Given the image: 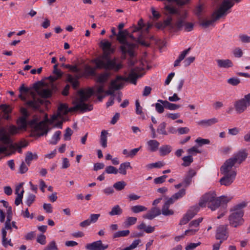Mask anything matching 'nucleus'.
I'll use <instances>...</instances> for the list:
<instances>
[{"instance_id": "1", "label": "nucleus", "mask_w": 250, "mask_h": 250, "mask_svg": "<svg viewBox=\"0 0 250 250\" xmlns=\"http://www.w3.org/2000/svg\"><path fill=\"white\" fill-rule=\"evenodd\" d=\"M130 32L127 29L119 31L117 35V40L121 44L120 49L124 58L125 59L126 55L128 54L129 57H133L134 56V49L137 47V44L135 43L129 42L127 38H130L132 41L137 42V37L133 35L130 30Z\"/></svg>"}, {"instance_id": "2", "label": "nucleus", "mask_w": 250, "mask_h": 250, "mask_svg": "<svg viewBox=\"0 0 250 250\" xmlns=\"http://www.w3.org/2000/svg\"><path fill=\"white\" fill-rule=\"evenodd\" d=\"M94 94L92 88H88L85 90L81 89L78 91V96L73 102V104L75 105L67 109L68 113L80 111L82 113L91 111L93 109V105L85 103L88 101L91 96Z\"/></svg>"}, {"instance_id": "3", "label": "nucleus", "mask_w": 250, "mask_h": 250, "mask_svg": "<svg viewBox=\"0 0 250 250\" xmlns=\"http://www.w3.org/2000/svg\"><path fill=\"white\" fill-rule=\"evenodd\" d=\"M231 199V197L226 196L216 197L215 192L210 191L202 196L199 203V206L202 208L205 207L206 204L208 203V207L212 210H214L221 205H226Z\"/></svg>"}, {"instance_id": "4", "label": "nucleus", "mask_w": 250, "mask_h": 250, "mask_svg": "<svg viewBox=\"0 0 250 250\" xmlns=\"http://www.w3.org/2000/svg\"><path fill=\"white\" fill-rule=\"evenodd\" d=\"M247 205L248 202L243 201L230 208V214L228 218L230 226L236 228L243 224V216L244 213L243 208L246 207Z\"/></svg>"}, {"instance_id": "5", "label": "nucleus", "mask_w": 250, "mask_h": 250, "mask_svg": "<svg viewBox=\"0 0 250 250\" xmlns=\"http://www.w3.org/2000/svg\"><path fill=\"white\" fill-rule=\"evenodd\" d=\"M234 4L232 0H224L218 10L215 11L212 14V19L210 20H203L200 25L207 28L213 23L215 21L219 20L223 16L227 14V11Z\"/></svg>"}, {"instance_id": "6", "label": "nucleus", "mask_w": 250, "mask_h": 250, "mask_svg": "<svg viewBox=\"0 0 250 250\" xmlns=\"http://www.w3.org/2000/svg\"><path fill=\"white\" fill-rule=\"evenodd\" d=\"M20 94L19 95V98L22 101L25 102V104L28 108L32 110H38L40 108V106L43 103V100L37 98L35 96H33V99L31 100L26 101V98L25 96L23 95V94H27L29 89L25 87L24 84H22L19 88Z\"/></svg>"}, {"instance_id": "7", "label": "nucleus", "mask_w": 250, "mask_h": 250, "mask_svg": "<svg viewBox=\"0 0 250 250\" xmlns=\"http://www.w3.org/2000/svg\"><path fill=\"white\" fill-rule=\"evenodd\" d=\"M96 67L98 69H104L118 72L123 67L121 62H117L116 59H110L109 57L104 59H98L94 61Z\"/></svg>"}, {"instance_id": "8", "label": "nucleus", "mask_w": 250, "mask_h": 250, "mask_svg": "<svg viewBox=\"0 0 250 250\" xmlns=\"http://www.w3.org/2000/svg\"><path fill=\"white\" fill-rule=\"evenodd\" d=\"M127 81V79L123 76H117L115 79L111 81L108 89L104 91V93H105V96L110 95L111 97H115V91L122 89L124 85L123 82Z\"/></svg>"}, {"instance_id": "9", "label": "nucleus", "mask_w": 250, "mask_h": 250, "mask_svg": "<svg viewBox=\"0 0 250 250\" xmlns=\"http://www.w3.org/2000/svg\"><path fill=\"white\" fill-rule=\"evenodd\" d=\"M234 107L237 114H241L250 106V93L244 98L236 100L234 103Z\"/></svg>"}, {"instance_id": "10", "label": "nucleus", "mask_w": 250, "mask_h": 250, "mask_svg": "<svg viewBox=\"0 0 250 250\" xmlns=\"http://www.w3.org/2000/svg\"><path fill=\"white\" fill-rule=\"evenodd\" d=\"M137 25H134L133 26L130 27V30H132V33H137L136 35L137 37V42L141 44L142 45L145 46H149V44L146 42L142 40V28L145 26L144 24V21L142 19L139 20L138 22Z\"/></svg>"}, {"instance_id": "11", "label": "nucleus", "mask_w": 250, "mask_h": 250, "mask_svg": "<svg viewBox=\"0 0 250 250\" xmlns=\"http://www.w3.org/2000/svg\"><path fill=\"white\" fill-rule=\"evenodd\" d=\"M100 45L104 52V55L102 59L108 57L110 54L114 53L115 52V48L112 46L111 43L108 41H102L100 42Z\"/></svg>"}, {"instance_id": "12", "label": "nucleus", "mask_w": 250, "mask_h": 250, "mask_svg": "<svg viewBox=\"0 0 250 250\" xmlns=\"http://www.w3.org/2000/svg\"><path fill=\"white\" fill-rule=\"evenodd\" d=\"M223 176L220 179L219 183L222 186H230L234 181L237 172L233 171L230 174H222Z\"/></svg>"}, {"instance_id": "13", "label": "nucleus", "mask_w": 250, "mask_h": 250, "mask_svg": "<svg viewBox=\"0 0 250 250\" xmlns=\"http://www.w3.org/2000/svg\"><path fill=\"white\" fill-rule=\"evenodd\" d=\"M235 164L231 158L227 160L220 167V173L221 174H230L233 171H236L232 168Z\"/></svg>"}, {"instance_id": "14", "label": "nucleus", "mask_w": 250, "mask_h": 250, "mask_svg": "<svg viewBox=\"0 0 250 250\" xmlns=\"http://www.w3.org/2000/svg\"><path fill=\"white\" fill-rule=\"evenodd\" d=\"M228 225H220L218 227L216 231L215 238L217 240H222V242L227 240L228 237Z\"/></svg>"}, {"instance_id": "15", "label": "nucleus", "mask_w": 250, "mask_h": 250, "mask_svg": "<svg viewBox=\"0 0 250 250\" xmlns=\"http://www.w3.org/2000/svg\"><path fill=\"white\" fill-rule=\"evenodd\" d=\"M108 248V245H104L101 240H98L91 243L87 244L85 248L87 250H105Z\"/></svg>"}, {"instance_id": "16", "label": "nucleus", "mask_w": 250, "mask_h": 250, "mask_svg": "<svg viewBox=\"0 0 250 250\" xmlns=\"http://www.w3.org/2000/svg\"><path fill=\"white\" fill-rule=\"evenodd\" d=\"M248 153L246 152V150L243 149L234 154L231 158L232 159L235 163L238 162L239 164H240L246 159Z\"/></svg>"}, {"instance_id": "17", "label": "nucleus", "mask_w": 250, "mask_h": 250, "mask_svg": "<svg viewBox=\"0 0 250 250\" xmlns=\"http://www.w3.org/2000/svg\"><path fill=\"white\" fill-rule=\"evenodd\" d=\"M160 214L161 210L160 209L156 207H153L146 214L144 215L143 217L145 219L152 220L155 217L160 215Z\"/></svg>"}, {"instance_id": "18", "label": "nucleus", "mask_w": 250, "mask_h": 250, "mask_svg": "<svg viewBox=\"0 0 250 250\" xmlns=\"http://www.w3.org/2000/svg\"><path fill=\"white\" fill-rule=\"evenodd\" d=\"M216 61L218 67L220 68L228 69L233 66L232 62L229 59H218Z\"/></svg>"}, {"instance_id": "19", "label": "nucleus", "mask_w": 250, "mask_h": 250, "mask_svg": "<svg viewBox=\"0 0 250 250\" xmlns=\"http://www.w3.org/2000/svg\"><path fill=\"white\" fill-rule=\"evenodd\" d=\"M196 172L195 170L193 169H190L188 170L183 181V184H184L185 187H188L190 184L192 178L196 175Z\"/></svg>"}, {"instance_id": "20", "label": "nucleus", "mask_w": 250, "mask_h": 250, "mask_svg": "<svg viewBox=\"0 0 250 250\" xmlns=\"http://www.w3.org/2000/svg\"><path fill=\"white\" fill-rule=\"evenodd\" d=\"M35 131H42L43 132L41 135H46L49 131L46 124L44 122L37 123L33 129Z\"/></svg>"}, {"instance_id": "21", "label": "nucleus", "mask_w": 250, "mask_h": 250, "mask_svg": "<svg viewBox=\"0 0 250 250\" xmlns=\"http://www.w3.org/2000/svg\"><path fill=\"white\" fill-rule=\"evenodd\" d=\"M0 141L5 144H9L11 141L4 128H0Z\"/></svg>"}, {"instance_id": "22", "label": "nucleus", "mask_w": 250, "mask_h": 250, "mask_svg": "<svg viewBox=\"0 0 250 250\" xmlns=\"http://www.w3.org/2000/svg\"><path fill=\"white\" fill-rule=\"evenodd\" d=\"M158 102L164 105L165 107L170 110H175L181 107L179 104L171 103L166 100H158Z\"/></svg>"}, {"instance_id": "23", "label": "nucleus", "mask_w": 250, "mask_h": 250, "mask_svg": "<svg viewBox=\"0 0 250 250\" xmlns=\"http://www.w3.org/2000/svg\"><path fill=\"white\" fill-rule=\"evenodd\" d=\"M184 20L180 18L178 20L171 25V30L174 31H178L181 30L184 25Z\"/></svg>"}, {"instance_id": "24", "label": "nucleus", "mask_w": 250, "mask_h": 250, "mask_svg": "<svg viewBox=\"0 0 250 250\" xmlns=\"http://www.w3.org/2000/svg\"><path fill=\"white\" fill-rule=\"evenodd\" d=\"M190 47H189L181 52L178 59L174 62L173 64L174 67H177L180 65V63L185 58L186 56L190 51Z\"/></svg>"}, {"instance_id": "25", "label": "nucleus", "mask_w": 250, "mask_h": 250, "mask_svg": "<svg viewBox=\"0 0 250 250\" xmlns=\"http://www.w3.org/2000/svg\"><path fill=\"white\" fill-rule=\"evenodd\" d=\"M218 122V119L215 118H213L208 120H203L199 121L198 123V125L207 127L210 126L217 123Z\"/></svg>"}, {"instance_id": "26", "label": "nucleus", "mask_w": 250, "mask_h": 250, "mask_svg": "<svg viewBox=\"0 0 250 250\" xmlns=\"http://www.w3.org/2000/svg\"><path fill=\"white\" fill-rule=\"evenodd\" d=\"M148 149L151 152L156 151L160 145L159 143L155 140H151L147 142Z\"/></svg>"}, {"instance_id": "27", "label": "nucleus", "mask_w": 250, "mask_h": 250, "mask_svg": "<svg viewBox=\"0 0 250 250\" xmlns=\"http://www.w3.org/2000/svg\"><path fill=\"white\" fill-rule=\"evenodd\" d=\"M199 209L200 208L198 206H194L193 207H190V208L188 210L186 214L189 218V219H191L199 211Z\"/></svg>"}, {"instance_id": "28", "label": "nucleus", "mask_w": 250, "mask_h": 250, "mask_svg": "<svg viewBox=\"0 0 250 250\" xmlns=\"http://www.w3.org/2000/svg\"><path fill=\"white\" fill-rule=\"evenodd\" d=\"M38 158V156L37 153H33L30 151H28L26 153L25 161L29 166L32 160H37Z\"/></svg>"}, {"instance_id": "29", "label": "nucleus", "mask_w": 250, "mask_h": 250, "mask_svg": "<svg viewBox=\"0 0 250 250\" xmlns=\"http://www.w3.org/2000/svg\"><path fill=\"white\" fill-rule=\"evenodd\" d=\"M110 76V72H105L103 73H102L98 76L97 78V82L101 83H104L107 81Z\"/></svg>"}, {"instance_id": "30", "label": "nucleus", "mask_w": 250, "mask_h": 250, "mask_svg": "<svg viewBox=\"0 0 250 250\" xmlns=\"http://www.w3.org/2000/svg\"><path fill=\"white\" fill-rule=\"evenodd\" d=\"M108 134L107 131L103 130L101 132L100 137V143L102 146L105 148L107 146V135Z\"/></svg>"}, {"instance_id": "31", "label": "nucleus", "mask_w": 250, "mask_h": 250, "mask_svg": "<svg viewBox=\"0 0 250 250\" xmlns=\"http://www.w3.org/2000/svg\"><path fill=\"white\" fill-rule=\"evenodd\" d=\"M137 228L139 229H144V231L147 233L153 232L155 229L154 227H151L150 226L146 227L144 222H142L140 225L138 226Z\"/></svg>"}, {"instance_id": "32", "label": "nucleus", "mask_w": 250, "mask_h": 250, "mask_svg": "<svg viewBox=\"0 0 250 250\" xmlns=\"http://www.w3.org/2000/svg\"><path fill=\"white\" fill-rule=\"evenodd\" d=\"M130 233V231L128 229L119 230L115 232L112 236L113 239L117 238L126 237Z\"/></svg>"}, {"instance_id": "33", "label": "nucleus", "mask_w": 250, "mask_h": 250, "mask_svg": "<svg viewBox=\"0 0 250 250\" xmlns=\"http://www.w3.org/2000/svg\"><path fill=\"white\" fill-rule=\"evenodd\" d=\"M123 213V209L119 205L114 206L110 211L109 212V214L110 216L120 215Z\"/></svg>"}, {"instance_id": "34", "label": "nucleus", "mask_w": 250, "mask_h": 250, "mask_svg": "<svg viewBox=\"0 0 250 250\" xmlns=\"http://www.w3.org/2000/svg\"><path fill=\"white\" fill-rule=\"evenodd\" d=\"M165 10L167 14H175L180 16L179 11L171 5H167L165 7Z\"/></svg>"}, {"instance_id": "35", "label": "nucleus", "mask_w": 250, "mask_h": 250, "mask_svg": "<svg viewBox=\"0 0 250 250\" xmlns=\"http://www.w3.org/2000/svg\"><path fill=\"white\" fill-rule=\"evenodd\" d=\"M17 123L19 125L20 129H26L27 125V118L20 117L17 120Z\"/></svg>"}, {"instance_id": "36", "label": "nucleus", "mask_w": 250, "mask_h": 250, "mask_svg": "<svg viewBox=\"0 0 250 250\" xmlns=\"http://www.w3.org/2000/svg\"><path fill=\"white\" fill-rule=\"evenodd\" d=\"M130 167V164L129 162H125L122 163L119 167L118 171L120 173L123 175L126 174V169Z\"/></svg>"}, {"instance_id": "37", "label": "nucleus", "mask_w": 250, "mask_h": 250, "mask_svg": "<svg viewBox=\"0 0 250 250\" xmlns=\"http://www.w3.org/2000/svg\"><path fill=\"white\" fill-rule=\"evenodd\" d=\"M169 206L166 203L164 205L162 208V213L165 216L172 215L174 214L172 210L169 209Z\"/></svg>"}, {"instance_id": "38", "label": "nucleus", "mask_w": 250, "mask_h": 250, "mask_svg": "<svg viewBox=\"0 0 250 250\" xmlns=\"http://www.w3.org/2000/svg\"><path fill=\"white\" fill-rule=\"evenodd\" d=\"M198 229H188L185 231V233L180 236H177L175 237V240L177 242L180 241L181 239L183 238L185 235H193L197 231Z\"/></svg>"}, {"instance_id": "39", "label": "nucleus", "mask_w": 250, "mask_h": 250, "mask_svg": "<svg viewBox=\"0 0 250 250\" xmlns=\"http://www.w3.org/2000/svg\"><path fill=\"white\" fill-rule=\"evenodd\" d=\"M61 132L60 131H57L52 137L51 140L49 142V144L54 145L57 144L61 139Z\"/></svg>"}, {"instance_id": "40", "label": "nucleus", "mask_w": 250, "mask_h": 250, "mask_svg": "<svg viewBox=\"0 0 250 250\" xmlns=\"http://www.w3.org/2000/svg\"><path fill=\"white\" fill-rule=\"evenodd\" d=\"M38 94L42 98H48L51 96L52 91L48 89H43L40 90Z\"/></svg>"}, {"instance_id": "41", "label": "nucleus", "mask_w": 250, "mask_h": 250, "mask_svg": "<svg viewBox=\"0 0 250 250\" xmlns=\"http://www.w3.org/2000/svg\"><path fill=\"white\" fill-rule=\"evenodd\" d=\"M96 68H97L96 67L95 68L87 65L84 68V73L87 76H95Z\"/></svg>"}, {"instance_id": "42", "label": "nucleus", "mask_w": 250, "mask_h": 250, "mask_svg": "<svg viewBox=\"0 0 250 250\" xmlns=\"http://www.w3.org/2000/svg\"><path fill=\"white\" fill-rule=\"evenodd\" d=\"M139 77L138 74L136 73L134 69H132L128 75V78L131 83L136 84V80Z\"/></svg>"}, {"instance_id": "43", "label": "nucleus", "mask_w": 250, "mask_h": 250, "mask_svg": "<svg viewBox=\"0 0 250 250\" xmlns=\"http://www.w3.org/2000/svg\"><path fill=\"white\" fill-rule=\"evenodd\" d=\"M131 210L133 213H138L140 212L146 211L147 210V208L142 205H136L132 206L131 208Z\"/></svg>"}, {"instance_id": "44", "label": "nucleus", "mask_w": 250, "mask_h": 250, "mask_svg": "<svg viewBox=\"0 0 250 250\" xmlns=\"http://www.w3.org/2000/svg\"><path fill=\"white\" fill-rule=\"evenodd\" d=\"M68 105L66 104H60L58 107V112L63 115L68 113Z\"/></svg>"}, {"instance_id": "45", "label": "nucleus", "mask_w": 250, "mask_h": 250, "mask_svg": "<svg viewBox=\"0 0 250 250\" xmlns=\"http://www.w3.org/2000/svg\"><path fill=\"white\" fill-rule=\"evenodd\" d=\"M159 151L161 155H166L170 152L171 147L168 145L163 146L160 148Z\"/></svg>"}, {"instance_id": "46", "label": "nucleus", "mask_w": 250, "mask_h": 250, "mask_svg": "<svg viewBox=\"0 0 250 250\" xmlns=\"http://www.w3.org/2000/svg\"><path fill=\"white\" fill-rule=\"evenodd\" d=\"M126 185V184L125 181H121L114 183L113 185V188H115L117 190L120 191L123 189Z\"/></svg>"}, {"instance_id": "47", "label": "nucleus", "mask_w": 250, "mask_h": 250, "mask_svg": "<svg viewBox=\"0 0 250 250\" xmlns=\"http://www.w3.org/2000/svg\"><path fill=\"white\" fill-rule=\"evenodd\" d=\"M182 160L184 161V163L182 164V165L184 167L189 166L193 161L192 156L189 155L188 156L183 157Z\"/></svg>"}, {"instance_id": "48", "label": "nucleus", "mask_w": 250, "mask_h": 250, "mask_svg": "<svg viewBox=\"0 0 250 250\" xmlns=\"http://www.w3.org/2000/svg\"><path fill=\"white\" fill-rule=\"evenodd\" d=\"M166 125L167 124L165 122H163L161 124H160L157 129V132L160 134L165 135H167V133L166 131Z\"/></svg>"}, {"instance_id": "49", "label": "nucleus", "mask_w": 250, "mask_h": 250, "mask_svg": "<svg viewBox=\"0 0 250 250\" xmlns=\"http://www.w3.org/2000/svg\"><path fill=\"white\" fill-rule=\"evenodd\" d=\"M227 83L232 86H237L240 83V80L237 78L232 77L227 80Z\"/></svg>"}, {"instance_id": "50", "label": "nucleus", "mask_w": 250, "mask_h": 250, "mask_svg": "<svg viewBox=\"0 0 250 250\" xmlns=\"http://www.w3.org/2000/svg\"><path fill=\"white\" fill-rule=\"evenodd\" d=\"M104 172L107 174H116L118 172V169L112 166H107L105 169Z\"/></svg>"}, {"instance_id": "51", "label": "nucleus", "mask_w": 250, "mask_h": 250, "mask_svg": "<svg viewBox=\"0 0 250 250\" xmlns=\"http://www.w3.org/2000/svg\"><path fill=\"white\" fill-rule=\"evenodd\" d=\"M28 145L27 142L25 140H22L19 142L18 143H16L14 145L11 146V147L13 148L16 147V148H21L27 146Z\"/></svg>"}, {"instance_id": "52", "label": "nucleus", "mask_w": 250, "mask_h": 250, "mask_svg": "<svg viewBox=\"0 0 250 250\" xmlns=\"http://www.w3.org/2000/svg\"><path fill=\"white\" fill-rule=\"evenodd\" d=\"M164 164L161 162L158 161L157 162L149 164L146 165V167L148 168L151 169L152 168H160L164 166Z\"/></svg>"}, {"instance_id": "53", "label": "nucleus", "mask_w": 250, "mask_h": 250, "mask_svg": "<svg viewBox=\"0 0 250 250\" xmlns=\"http://www.w3.org/2000/svg\"><path fill=\"white\" fill-rule=\"evenodd\" d=\"M137 222V218L134 217H127L125 223L127 226H130L135 224Z\"/></svg>"}, {"instance_id": "54", "label": "nucleus", "mask_w": 250, "mask_h": 250, "mask_svg": "<svg viewBox=\"0 0 250 250\" xmlns=\"http://www.w3.org/2000/svg\"><path fill=\"white\" fill-rule=\"evenodd\" d=\"M186 194V190L185 189H180L178 192L175 193L172 196L173 198H175L176 200H177L180 198H182Z\"/></svg>"}, {"instance_id": "55", "label": "nucleus", "mask_w": 250, "mask_h": 250, "mask_svg": "<svg viewBox=\"0 0 250 250\" xmlns=\"http://www.w3.org/2000/svg\"><path fill=\"white\" fill-rule=\"evenodd\" d=\"M43 250H58V247L55 242L52 241L44 248Z\"/></svg>"}, {"instance_id": "56", "label": "nucleus", "mask_w": 250, "mask_h": 250, "mask_svg": "<svg viewBox=\"0 0 250 250\" xmlns=\"http://www.w3.org/2000/svg\"><path fill=\"white\" fill-rule=\"evenodd\" d=\"M172 20V17L171 16H168L167 19L163 22L164 28L169 27V29L171 30V25H172V23H171Z\"/></svg>"}, {"instance_id": "57", "label": "nucleus", "mask_w": 250, "mask_h": 250, "mask_svg": "<svg viewBox=\"0 0 250 250\" xmlns=\"http://www.w3.org/2000/svg\"><path fill=\"white\" fill-rule=\"evenodd\" d=\"M23 193H24V190H23V189H22V190L21 191L20 193H18V195L17 196L15 201V204L16 206H18L21 203H22V199L23 197Z\"/></svg>"}, {"instance_id": "58", "label": "nucleus", "mask_w": 250, "mask_h": 250, "mask_svg": "<svg viewBox=\"0 0 250 250\" xmlns=\"http://www.w3.org/2000/svg\"><path fill=\"white\" fill-rule=\"evenodd\" d=\"M155 106L156 110L158 113L161 114L164 112V108H165L164 105L159 102L155 104Z\"/></svg>"}, {"instance_id": "59", "label": "nucleus", "mask_w": 250, "mask_h": 250, "mask_svg": "<svg viewBox=\"0 0 250 250\" xmlns=\"http://www.w3.org/2000/svg\"><path fill=\"white\" fill-rule=\"evenodd\" d=\"M0 108L2 110L5 114H9L12 111V109L10 107L6 104H1L0 105Z\"/></svg>"}, {"instance_id": "60", "label": "nucleus", "mask_w": 250, "mask_h": 250, "mask_svg": "<svg viewBox=\"0 0 250 250\" xmlns=\"http://www.w3.org/2000/svg\"><path fill=\"white\" fill-rule=\"evenodd\" d=\"M184 30L186 32H190L193 29L194 24L191 22H186L184 21Z\"/></svg>"}, {"instance_id": "61", "label": "nucleus", "mask_w": 250, "mask_h": 250, "mask_svg": "<svg viewBox=\"0 0 250 250\" xmlns=\"http://www.w3.org/2000/svg\"><path fill=\"white\" fill-rule=\"evenodd\" d=\"M73 133V131L69 127H67L65 130V132L64 134V139L65 140H70L71 139V136Z\"/></svg>"}, {"instance_id": "62", "label": "nucleus", "mask_w": 250, "mask_h": 250, "mask_svg": "<svg viewBox=\"0 0 250 250\" xmlns=\"http://www.w3.org/2000/svg\"><path fill=\"white\" fill-rule=\"evenodd\" d=\"M195 142L197 143L199 146H202L205 144H209L210 141L208 139L198 138L195 140Z\"/></svg>"}, {"instance_id": "63", "label": "nucleus", "mask_w": 250, "mask_h": 250, "mask_svg": "<svg viewBox=\"0 0 250 250\" xmlns=\"http://www.w3.org/2000/svg\"><path fill=\"white\" fill-rule=\"evenodd\" d=\"M35 195L33 194H30L28 195L26 201V204L28 205V207H30L34 202L35 200Z\"/></svg>"}, {"instance_id": "64", "label": "nucleus", "mask_w": 250, "mask_h": 250, "mask_svg": "<svg viewBox=\"0 0 250 250\" xmlns=\"http://www.w3.org/2000/svg\"><path fill=\"white\" fill-rule=\"evenodd\" d=\"M167 175H163L162 176L156 178L154 180V182L156 184H159L164 183L167 178Z\"/></svg>"}]
</instances>
